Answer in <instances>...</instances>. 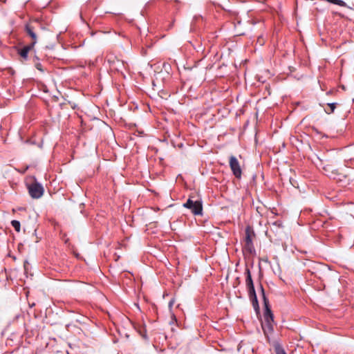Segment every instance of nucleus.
<instances>
[{
	"mask_svg": "<svg viewBox=\"0 0 354 354\" xmlns=\"http://www.w3.org/2000/svg\"><path fill=\"white\" fill-rule=\"evenodd\" d=\"M28 193L31 198L38 199L41 198L44 192V189L41 183L35 181L34 183L28 185L27 186Z\"/></svg>",
	"mask_w": 354,
	"mask_h": 354,
	"instance_id": "4",
	"label": "nucleus"
},
{
	"mask_svg": "<svg viewBox=\"0 0 354 354\" xmlns=\"http://www.w3.org/2000/svg\"><path fill=\"white\" fill-rule=\"evenodd\" d=\"M11 225L14 227V229L17 232H20L21 230V224L19 221L13 220L11 221Z\"/></svg>",
	"mask_w": 354,
	"mask_h": 354,
	"instance_id": "16",
	"label": "nucleus"
},
{
	"mask_svg": "<svg viewBox=\"0 0 354 354\" xmlns=\"http://www.w3.org/2000/svg\"><path fill=\"white\" fill-rule=\"evenodd\" d=\"M327 105L329 107V110L325 109V112L327 114L333 113L336 108L337 103H335V102L328 103Z\"/></svg>",
	"mask_w": 354,
	"mask_h": 354,
	"instance_id": "15",
	"label": "nucleus"
},
{
	"mask_svg": "<svg viewBox=\"0 0 354 354\" xmlns=\"http://www.w3.org/2000/svg\"><path fill=\"white\" fill-rule=\"evenodd\" d=\"M39 28V24L37 22L28 23L25 25V31L26 34L32 39V42L34 43V46L37 41V30Z\"/></svg>",
	"mask_w": 354,
	"mask_h": 354,
	"instance_id": "6",
	"label": "nucleus"
},
{
	"mask_svg": "<svg viewBox=\"0 0 354 354\" xmlns=\"http://www.w3.org/2000/svg\"><path fill=\"white\" fill-rule=\"evenodd\" d=\"M282 228H283V225L280 221H277L273 222L270 226V230L274 232H276V233L278 232L277 230H281Z\"/></svg>",
	"mask_w": 354,
	"mask_h": 354,
	"instance_id": "11",
	"label": "nucleus"
},
{
	"mask_svg": "<svg viewBox=\"0 0 354 354\" xmlns=\"http://www.w3.org/2000/svg\"><path fill=\"white\" fill-rule=\"evenodd\" d=\"M259 288H260V290H261V296H262L263 294H266V292H265V290H264V288H263V286H262V284H261V283H260V284H259Z\"/></svg>",
	"mask_w": 354,
	"mask_h": 354,
	"instance_id": "18",
	"label": "nucleus"
},
{
	"mask_svg": "<svg viewBox=\"0 0 354 354\" xmlns=\"http://www.w3.org/2000/svg\"><path fill=\"white\" fill-rule=\"evenodd\" d=\"M34 43H30V44L26 45L22 48L18 50V53L21 57V58H23L24 60H27L28 53L34 48Z\"/></svg>",
	"mask_w": 354,
	"mask_h": 354,
	"instance_id": "9",
	"label": "nucleus"
},
{
	"mask_svg": "<svg viewBox=\"0 0 354 354\" xmlns=\"http://www.w3.org/2000/svg\"><path fill=\"white\" fill-rule=\"evenodd\" d=\"M33 62H34L35 68L38 71H41V73H44V69L43 68L42 64L40 63L39 59L37 56L35 57Z\"/></svg>",
	"mask_w": 354,
	"mask_h": 354,
	"instance_id": "14",
	"label": "nucleus"
},
{
	"mask_svg": "<svg viewBox=\"0 0 354 354\" xmlns=\"http://www.w3.org/2000/svg\"><path fill=\"white\" fill-rule=\"evenodd\" d=\"M261 297L263 299V305H264V308H265L264 312L272 311L270 309L269 300H268V297H266V294H263Z\"/></svg>",
	"mask_w": 354,
	"mask_h": 354,
	"instance_id": "13",
	"label": "nucleus"
},
{
	"mask_svg": "<svg viewBox=\"0 0 354 354\" xmlns=\"http://www.w3.org/2000/svg\"><path fill=\"white\" fill-rule=\"evenodd\" d=\"M229 165L233 175L237 179H240L242 176V169L241 168L239 160L235 156H231L230 157Z\"/></svg>",
	"mask_w": 354,
	"mask_h": 354,
	"instance_id": "5",
	"label": "nucleus"
},
{
	"mask_svg": "<svg viewBox=\"0 0 354 354\" xmlns=\"http://www.w3.org/2000/svg\"><path fill=\"white\" fill-rule=\"evenodd\" d=\"M108 62L111 64V68L117 71H122V69L125 68L126 64L120 59H115L111 60L110 58H108Z\"/></svg>",
	"mask_w": 354,
	"mask_h": 354,
	"instance_id": "8",
	"label": "nucleus"
},
{
	"mask_svg": "<svg viewBox=\"0 0 354 354\" xmlns=\"http://www.w3.org/2000/svg\"><path fill=\"white\" fill-rule=\"evenodd\" d=\"M183 207L191 210L194 215H201L203 212V204L201 201H193L189 197Z\"/></svg>",
	"mask_w": 354,
	"mask_h": 354,
	"instance_id": "3",
	"label": "nucleus"
},
{
	"mask_svg": "<svg viewBox=\"0 0 354 354\" xmlns=\"http://www.w3.org/2000/svg\"><path fill=\"white\" fill-rule=\"evenodd\" d=\"M245 286L246 288L249 286H254V282L252 278L251 272L250 269L246 267L245 270Z\"/></svg>",
	"mask_w": 354,
	"mask_h": 354,
	"instance_id": "10",
	"label": "nucleus"
},
{
	"mask_svg": "<svg viewBox=\"0 0 354 354\" xmlns=\"http://www.w3.org/2000/svg\"><path fill=\"white\" fill-rule=\"evenodd\" d=\"M174 302H175V300H174V298H173V299H171L170 300V301L169 302V309H170V310L172 308V306H173V305H174Z\"/></svg>",
	"mask_w": 354,
	"mask_h": 354,
	"instance_id": "17",
	"label": "nucleus"
},
{
	"mask_svg": "<svg viewBox=\"0 0 354 354\" xmlns=\"http://www.w3.org/2000/svg\"><path fill=\"white\" fill-rule=\"evenodd\" d=\"M261 327L265 336L268 339L274 331V315L272 311L263 313V321Z\"/></svg>",
	"mask_w": 354,
	"mask_h": 354,
	"instance_id": "1",
	"label": "nucleus"
},
{
	"mask_svg": "<svg viewBox=\"0 0 354 354\" xmlns=\"http://www.w3.org/2000/svg\"><path fill=\"white\" fill-rule=\"evenodd\" d=\"M274 349L276 354H287L282 346L277 342L274 344Z\"/></svg>",
	"mask_w": 354,
	"mask_h": 354,
	"instance_id": "12",
	"label": "nucleus"
},
{
	"mask_svg": "<svg viewBox=\"0 0 354 354\" xmlns=\"http://www.w3.org/2000/svg\"><path fill=\"white\" fill-rule=\"evenodd\" d=\"M245 237L244 239L243 250L248 253L252 254L255 253L252 237L254 236V233L251 230L250 227L245 228Z\"/></svg>",
	"mask_w": 354,
	"mask_h": 354,
	"instance_id": "2",
	"label": "nucleus"
},
{
	"mask_svg": "<svg viewBox=\"0 0 354 354\" xmlns=\"http://www.w3.org/2000/svg\"><path fill=\"white\" fill-rule=\"evenodd\" d=\"M247 288L248 297L252 303V305L256 312L259 311V305L257 299L254 286H249Z\"/></svg>",
	"mask_w": 354,
	"mask_h": 354,
	"instance_id": "7",
	"label": "nucleus"
}]
</instances>
